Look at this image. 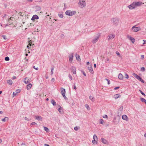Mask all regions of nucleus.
Segmentation results:
<instances>
[{
  "label": "nucleus",
  "instance_id": "obj_2",
  "mask_svg": "<svg viewBox=\"0 0 146 146\" xmlns=\"http://www.w3.org/2000/svg\"><path fill=\"white\" fill-rule=\"evenodd\" d=\"M137 25H135L131 28V31L133 32H137L140 31L141 30V28L139 27H137Z\"/></svg>",
  "mask_w": 146,
  "mask_h": 146
},
{
  "label": "nucleus",
  "instance_id": "obj_40",
  "mask_svg": "<svg viewBox=\"0 0 146 146\" xmlns=\"http://www.w3.org/2000/svg\"><path fill=\"white\" fill-rule=\"evenodd\" d=\"M141 71L144 72L145 70V68L144 67H142L141 68Z\"/></svg>",
  "mask_w": 146,
  "mask_h": 146
},
{
  "label": "nucleus",
  "instance_id": "obj_29",
  "mask_svg": "<svg viewBox=\"0 0 146 146\" xmlns=\"http://www.w3.org/2000/svg\"><path fill=\"white\" fill-rule=\"evenodd\" d=\"M141 101L143 102H144L146 104V100L144 98H141Z\"/></svg>",
  "mask_w": 146,
  "mask_h": 146
},
{
  "label": "nucleus",
  "instance_id": "obj_45",
  "mask_svg": "<svg viewBox=\"0 0 146 146\" xmlns=\"http://www.w3.org/2000/svg\"><path fill=\"white\" fill-rule=\"evenodd\" d=\"M139 91L140 92V93L142 95H143L144 96H145V94L144 93H143V92H142V91L141 90H139Z\"/></svg>",
  "mask_w": 146,
  "mask_h": 146
},
{
  "label": "nucleus",
  "instance_id": "obj_3",
  "mask_svg": "<svg viewBox=\"0 0 146 146\" xmlns=\"http://www.w3.org/2000/svg\"><path fill=\"white\" fill-rule=\"evenodd\" d=\"M76 13V11H74L68 10L65 12V14L67 15L72 16Z\"/></svg>",
  "mask_w": 146,
  "mask_h": 146
},
{
  "label": "nucleus",
  "instance_id": "obj_10",
  "mask_svg": "<svg viewBox=\"0 0 146 146\" xmlns=\"http://www.w3.org/2000/svg\"><path fill=\"white\" fill-rule=\"evenodd\" d=\"M134 3L136 7H137L140 6L144 4V3L140 1L134 2Z\"/></svg>",
  "mask_w": 146,
  "mask_h": 146
},
{
  "label": "nucleus",
  "instance_id": "obj_21",
  "mask_svg": "<svg viewBox=\"0 0 146 146\" xmlns=\"http://www.w3.org/2000/svg\"><path fill=\"white\" fill-rule=\"evenodd\" d=\"M121 97V96L119 94H115L113 96V98L115 99H117Z\"/></svg>",
  "mask_w": 146,
  "mask_h": 146
},
{
  "label": "nucleus",
  "instance_id": "obj_54",
  "mask_svg": "<svg viewBox=\"0 0 146 146\" xmlns=\"http://www.w3.org/2000/svg\"><path fill=\"white\" fill-rule=\"evenodd\" d=\"M119 88V87H115V88H114V89H115V90H116L117 89H118Z\"/></svg>",
  "mask_w": 146,
  "mask_h": 146
},
{
  "label": "nucleus",
  "instance_id": "obj_8",
  "mask_svg": "<svg viewBox=\"0 0 146 146\" xmlns=\"http://www.w3.org/2000/svg\"><path fill=\"white\" fill-rule=\"evenodd\" d=\"M135 77L136 79L139 80L142 82L144 83V80L139 76L137 75L136 74L133 73L132 74Z\"/></svg>",
  "mask_w": 146,
  "mask_h": 146
},
{
  "label": "nucleus",
  "instance_id": "obj_38",
  "mask_svg": "<svg viewBox=\"0 0 146 146\" xmlns=\"http://www.w3.org/2000/svg\"><path fill=\"white\" fill-rule=\"evenodd\" d=\"M5 59L6 61H9V58L7 56L5 58Z\"/></svg>",
  "mask_w": 146,
  "mask_h": 146
},
{
  "label": "nucleus",
  "instance_id": "obj_23",
  "mask_svg": "<svg viewBox=\"0 0 146 146\" xmlns=\"http://www.w3.org/2000/svg\"><path fill=\"white\" fill-rule=\"evenodd\" d=\"M7 83L9 85H11L13 83V81L11 80H9L7 81Z\"/></svg>",
  "mask_w": 146,
  "mask_h": 146
},
{
  "label": "nucleus",
  "instance_id": "obj_62",
  "mask_svg": "<svg viewBox=\"0 0 146 146\" xmlns=\"http://www.w3.org/2000/svg\"><path fill=\"white\" fill-rule=\"evenodd\" d=\"M2 142V140L1 139H0V143Z\"/></svg>",
  "mask_w": 146,
  "mask_h": 146
},
{
  "label": "nucleus",
  "instance_id": "obj_34",
  "mask_svg": "<svg viewBox=\"0 0 146 146\" xmlns=\"http://www.w3.org/2000/svg\"><path fill=\"white\" fill-rule=\"evenodd\" d=\"M44 130L46 132H48L49 131V129H48L45 127H44Z\"/></svg>",
  "mask_w": 146,
  "mask_h": 146
},
{
  "label": "nucleus",
  "instance_id": "obj_22",
  "mask_svg": "<svg viewBox=\"0 0 146 146\" xmlns=\"http://www.w3.org/2000/svg\"><path fill=\"white\" fill-rule=\"evenodd\" d=\"M29 79H28L27 77L25 78L24 82L25 84H28L29 83Z\"/></svg>",
  "mask_w": 146,
  "mask_h": 146
},
{
  "label": "nucleus",
  "instance_id": "obj_42",
  "mask_svg": "<svg viewBox=\"0 0 146 146\" xmlns=\"http://www.w3.org/2000/svg\"><path fill=\"white\" fill-rule=\"evenodd\" d=\"M105 80H106L108 82V84H110V80L108 79H106V78L105 79Z\"/></svg>",
  "mask_w": 146,
  "mask_h": 146
},
{
  "label": "nucleus",
  "instance_id": "obj_16",
  "mask_svg": "<svg viewBox=\"0 0 146 146\" xmlns=\"http://www.w3.org/2000/svg\"><path fill=\"white\" fill-rule=\"evenodd\" d=\"M115 35L113 34H110L108 36V39H111L115 37Z\"/></svg>",
  "mask_w": 146,
  "mask_h": 146
},
{
  "label": "nucleus",
  "instance_id": "obj_5",
  "mask_svg": "<svg viewBox=\"0 0 146 146\" xmlns=\"http://www.w3.org/2000/svg\"><path fill=\"white\" fill-rule=\"evenodd\" d=\"M113 24L115 25H117L119 23V21L118 19L116 18H112L111 20Z\"/></svg>",
  "mask_w": 146,
  "mask_h": 146
},
{
  "label": "nucleus",
  "instance_id": "obj_20",
  "mask_svg": "<svg viewBox=\"0 0 146 146\" xmlns=\"http://www.w3.org/2000/svg\"><path fill=\"white\" fill-rule=\"evenodd\" d=\"M72 72L74 74H76V68L74 66H72Z\"/></svg>",
  "mask_w": 146,
  "mask_h": 146
},
{
  "label": "nucleus",
  "instance_id": "obj_41",
  "mask_svg": "<svg viewBox=\"0 0 146 146\" xmlns=\"http://www.w3.org/2000/svg\"><path fill=\"white\" fill-rule=\"evenodd\" d=\"M58 16L60 18H62L63 17V15L62 14H58Z\"/></svg>",
  "mask_w": 146,
  "mask_h": 146
},
{
  "label": "nucleus",
  "instance_id": "obj_58",
  "mask_svg": "<svg viewBox=\"0 0 146 146\" xmlns=\"http://www.w3.org/2000/svg\"><path fill=\"white\" fill-rule=\"evenodd\" d=\"M144 135L145 137H146V133H145Z\"/></svg>",
  "mask_w": 146,
  "mask_h": 146
},
{
  "label": "nucleus",
  "instance_id": "obj_12",
  "mask_svg": "<svg viewBox=\"0 0 146 146\" xmlns=\"http://www.w3.org/2000/svg\"><path fill=\"white\" fill-rule=\"evenodd\" d=\"M101 140L102 142L104 144H108V141L104 138H101Z\"/></svg>",
  "mask_w": 146,
  "mask_h": 146
},
{
  "label": "nucleus",
  "instance_id": "obj_56",
  "mask_svg": "<svg viewBox=\"0 0 146 146\" xmlns=\"http://www.w3.org/2000/svg\"><path fill=\"white\" fill-rule=\"evenodd\" d=\"M74 88L75 90H76L77 89L75 85H74Z\"/></svg>",
  "mask_w": 146,
  "mask_h": 146
},
{
  "label": "nucleus",
  "instance_id": "obj_7",
  "mask_svg": "<svg viewBox=\"0 0 146 146\" xmlns=\"http://www.w3.org/2000/svg\"><path fill=\"white\" fill-rule=\"evenodd\" d=\"M61 94L62 96L65 100H67V98L66 97L65 94L66 93V91L65 89L63 88H61Z\"/></svg>",
  "mask_w": 146,
  "mask_h": 146
},
{
  "label": "nucleus",
  "instance_id": "obj_48",
  "mask_svg": "<svg viewBox=\"0 0 146 146\" xmlns=\"http://www.w3.org/2000/svg\"><path fill=\"white\" fill-rule=\"evenodd\" d=\"M16 92L18 93H19L20 92V90L19 89L17 90Z\"/></svg>",
  "mask_w": 146,
  "mask_h": 146
},
{
  "label": "nucleus",
  "instance_id": "obj_37",
  "mask_svg": "<svg viewBox=\"0 0 146 146\" xmlns=\"http://www.w3.org/2000/svg\"><path fill=\"white\" fill-rule=\"evenodd\" d=\"M79 129V127H74V129L75 130V131H77Z\"/></svg>",
  "mask_w": 146,
  "mask_h": 146
},
{
  "label": "nucleus",
  "instance_id": "obj_14",
  "mask_svg": "<svg viewBox=\"0 0 146 146\" xmlns=\"http://www.w3.org/2000/svg\"><path fill=\"white\" fill-rule=\"evenodd\" d=\"M88 68L90 72V73L91 74H93L94 73V72L93 71L92 65H90V67H88Z\"/></svg>",
  "mask_w": 146,
  "mask_h": 146
},
{
  "label": "nucleus",
  "instance_id": "obj_44",
  "mask_svg": "<svg viewBox=\"0 0 146 146\" xmlns=\"http://www.w3.org/2000/svg\"><path fill=\"white\" fill-rule=\"evenodd\" d=\"M33 68L34 69L36 70H38V67H36L35 66H33Z\"/></svg>",
  "mask_w": 146,
  "mask_h": 146
},
{
  "label": "nucleus",
  "instance_id": "obj_51",
  "mask_svg": "<svg viewBox=\"0 0 146 146\" xmlns=\"http://www.w3.org/2000/svg\"><path fill=\"white\" fill-rule=\"evenodd\" d=\"M143 41L144 42V43H143V44H144L146 43V40H143Z\"/></svg>",
  "mask_w": 146,
  "mask_h": 146
},
{
  "label": "nucleus",
  "instance_id": "obj_4",
  "mask_svg": "<svg viewBox=\"0 0 146 146\" xmlns=\"http://www.w3.org/2000/svg\"><path fill=\"white\" fill-rule=\"evenodd\" d=\"M101 35V34L100 33H98L96 35V36H95V37L93 38V39L92 42L94 43H96L98 40L99 38L100 37Z\"/></svg>",
  "mask_w": 146,
  "mask_h": 146
},
{
  "label": "nucleus",
  "instance_id": "obj_35",
  "mask_svg": "<svg viewBox=\"0 0 146 146\" xmlns=\"http://www.w3.org/2000/svg\"><path fill=\"white\" fill-rule=\"evenodd\" d=\"M125 78L126 79H128L129 78V76L127 73H125Z\"/></svg>",
  "mask_w": 146,
  "mask_h": 146
},
{
  "label": "nucleus",
  "instance_id": "obj_50",
  "mask_svg": "<svg viewBox=\"0 0 146 146\" xmlns=\"http://www.w3.org/2000/svg\"><path fill=\"white\" fill-rule=\"evenodd\" d=\"M69 78L71 79L72 80V76H71L70 75H69Z\"/></svg>",
  "mask_w": 146,
  "mask_h": 146
},
{
  "label": "nucleus",
  "instance_id": "obj_43",
  "mask_svg": "<svg viewBox=\"0 0 146 146\" xmlns=\"http://www.w3.org/2000/svg\"><path fill=\"white\" fill-rule=\"evenodd\" d=\"M103 117L104 118H108V116L106 115H104L103 116Z\"/></svg>",
  "mask_w": 146,
  "mask_h": 146
},
{
  "label": "nucleus",
  "instance_id": "obj_26",
  "mask_svg": "<svg viewBox=\"0 0 146 146\" xmlns=\"http://www.w3.org/2000/svg\"><path fill=\"white\" fill-rule=\"evenodd\" d=\"M60 108H59L58 109V110L59 112L60 113H62V107L60 106H59Z\"/></svg>",
  "mask_w": 146,
  "mask_h": 146
},
{
  "label": "nucleus",
  "instance_id": "obj_28",
  "mask_svg": "<svg viewBox=\"0 0 146 146\" xmlns=\"http://www.w3.org/2000/svg\"><path fill=\"white\" fill-rule=\"evenodd\" d=\"M89 99L90 100H92V101L93 102L94 101V98L92 96H89Z\"/></svg>",
  "mask_w": 146,
  "mask_h": 146
},
{
  "label": "nucleus",
  "instance_id": "obj_36",
  "mask_svg": "<svg viewBox=\"0 0 146 146\" xmlns=\"http://www.w3.org/2000/svg\"><path fill=\"white\" fill-rule=\"evenodd\" d=\"M100 123L102 124H103L104 123V121L102 119H100Z\"/></svg>",
  "mask_w": 146,
  "mask_h": 146
},
{
  "label": "nucleus",
  "instance_id": "obj_19",
  "mask_svg": "<svg viewBox=\"0 0 146 146\" xmlns=\"http://www.w3.org/2000/svg\"><path fill=\"white\" fill-rule=\"evenodd\" d=\"M118 78L120 80H122L123 78V75L121 73H119V74Z\"/></svg>",
  "mask_w": 146,
  "mask_h": 146
},
{
  "label": "nucleus",
  "instance_id": "obj_6",
  "mask_svg": "<svg viewBox=\"0 0 146 146\" xmlns=\"http://www.w3.org/2000/svg\"><path fill=\"white\" fill-rule=\"evenodd\" d=\"M98 137L96 134L93 135V139L92 140V143L94 144H97L98 143Z\"/></svg>",
  "mask_w": 146,
  "mask_h": 146
},
{
  "label": "nucleus",
  "instance_id": "obj_13",
  "mask_svg": "<svg viewBox=\"0 0 146 146\" xmlns=\"http://www.w3.org/2000/svg\"><path fill=\"white\" fill-rule=\"evenodd\" d=\"M122 119L126 121H127L128 120V118L127 115H123L122 116Z\"/></svg>",
  "mask_w": 146,
  "mask_h": 146
},
{
  "label": "nucleus",
  "instance_id": "obj_17",
  "mask_svg": "<svg viewBox=\"0 0 146 146\" xmlns=\"http://www.w3.org/2000/svg\"><path fill=\"white\" fill-rule=\"evenodd\" d=\"M39 19V17L36 15H34L31 18L32 20H34L36 19Z\"/></svg>",
  "mask_w": 146,
  "mask_h": 146
},
{
  "label": "nucleus",
  "instance_id": "obj_53",
  "mask_svg": "<svg viewBox=\"0 0 146 146\" xmlns=\"http://www.w3.org/2000/svg\"><path fill=\"white\" fill-rule=\"evenodd\" d=\"M82 73H83V74L85 76H86V74H85V73L84 72H82Z\"/></svg>",
  "mask_w": 146,
  "mask_h": 146
},
{
  "label": "nucleus",
  "instance_id": "obj_61",
  "mask_svg": "<svg viewBox=\"0 0 146 146\" xmlns=\"http://www.w3.org/2000/svg\"><path fill=\"white\" fill-rule=\"evenodd\" d=\"M96 64H94V67L95 68H96Z\"/></svg>",
  "mask_w": 146,
  "mask_h": 146
},
{
  "label": "nucleus",
  "instance_id": "obj_59",
  "mask_svg": "<svg viewBox=\"0 0 146 146\" xmlns=\"http://www.w3.org/2000/svg\"><path fill=\"white\" fill-rule=\"evenodd\" d=\"M89 64H90V63L89 62H88L86 63V64L87 65H89Z\"/></svg>",
  "mask_w": 146,
  "mask_h": 146
},
{
  "label": "nucleus",
  "instance_id": "obj_46",
  "mask_svg": "<svg viewBox=\"0 0 146 146\" xmlns=\"http://www.w3.org/2000/svg\"><path fill=\"white\" fill-rule=\"evenodd\" d=\"M144 56L143 55H142L141 56V58L142 59H143L144 58Z\"/></svg>",
  "mask_w": 146,
  "mask_h": 146
},
{
  "label": "nucleus",
  "instance_id": "obj_18",
  "mask_svg": "<svg viewBox=\"0 0 146 146\" xmlns=\"http://www.w3.org/2000/svg\"><path fill=\"white\" fill-rule=\"evenodd\" d=\"M69 60L70 62H72L73 59V54H72L71 55L69 56Z\"/></svg>",
  "mask_w": 146,
  "mask_h": 146
},
{
  "label": "nucleus",
  "instance_id": "obj_27",
  "mask_svg": "<svg viewBox=\"0 0 146 146\" xmlns=\"http://www.w3.org/2000/svg\"><path fill=\"white\" fill-rule=\"evenodd\" d=\"M8 120V117H5L4 118L2 119V121H3L5 122V121H6Z\"/></svg>",
  "mask_w": 146,
  "mask_h": 146
},
{
  "label": "nucleus",
  "instance_id": "obj_63",
  "mask_svg": "<svg viewBox=\"0 0 146 146\" xmlns=\"http://www.w3.org/2000/svg\"><path fill=\"white\" fill-rule=\"evenodd\" d=\"M3 112L2 111H0V114L3 113Z\"/></svg>",
  "mask_w": 146,
  "mask_h": 146
},
{
  "label": "nucleus",
  "instance_id": "obj_64",
  "mask_svg": "<svg viewBox=\"0 0 146 146\" xmlns=\"http://www.w3.org/2000/svg\"><path fill=\"white\" fill-rule=\"evenodd\" d=\"M27 47L28 48H29L30 47H29V45H28L27 46Z\"/></svg>",
  "mask_w": 146,
  "mask_h": 146
},
{
  "label": "nucleus",
  "instance_id": "obj_39",
  "mask_svg": "<svg viewBox=\"0 0 146 146\" xmlns=\"http://www.w3.org/2000/svg\"><path fill=\"white\" fill-rule=\"evenodd\" d=\"M37 125V124L35 122H32L31 123V125Z\"/></svg>",
  "mask_w": 146,
  "mask_h": 146
},
{
  "label": "nucleus",
  "instance_id": "obj_15",
  "mask_svg": "<svg viewBox=\"0 0 146 146\" xmlns=\"http://www.w3.org/2000/svg\"><path fill=\"white\" fill-rule=\"evenodd\" d=\"M35 117V119L38 121H42V120L43 118L41 116H36Z\"/></svg>",
  "mask_w": 146,
  "mask_h": 146
},
{
  "label": "nucleus",
  "instance_id": "obj_55",
  "mask_svg": "<svg viewBox=\"0 0 146 146\" xmlns=\"http://www.w3.org/2000/svg\"><path fill=\"white\" fill-rule=\"evenodd\" d=\"M51 81L54 82V78H52L51 79Z\"/></svg>",
  "mask_w": 146,
  "mask_h": 146
},
{
  "label": "nucleus",
  "instance_id": "obj_24",
  "mask_svg": "<svg viewBox=\"0 0 146 146\" xmlns=\"http://www.w3.org/2000/svg\"><path fill=\"white\" fill-rule=\"evenodd\" d=\"M32 87V84L30 83L28 84L27 87V89L28 90H30Z\"/></svg>",
  "mask_w": 146,
  "mask_h": 146
},
{
  "label": "nucleus",
  "instance_id": "obj_32",
  "mask_svg": "<svg viewBox=\"0 0 146 146\" xmlns=\"http://www.w3.org/2000/svg\"><path fill=\"white\" fill-rule=\"evenodd\" d=\"M50 73L51 75H52L54 73V68H52L51 69L50 71Z\"/></svg>",
  "mask_w": 146,
  "mask_h": 146
},
{
  "label": "nucleus",
  "instance_id": "obj_60",
  "mask_svg": "<svg viewBox=\"0 0 146 146\" xmlns=\"http://www.w3.org/2000/svg\"><path fill=\"white\" fill-rule=\"evenodd\" d=\"M13 79H15L16 78V77L15 76H13Z\"/></svg>",
  "mask_w": 146,
  "mask_h": 146
},
{
  "label": "nucleus",
  "instance_id": "obj_25",
  "mask_svg": "<svg viewBox=\"0 0 146 146\" xmlns=\"http://www.w3.org/2000/svg\"><path fill=\"white\" fill-rule=\"evenodd\" d=\"M51 103L54 106H55L56 105V102L53 99L51 101Z\"/></svg>",
  "mask_w": 146,
  "mask_h": 146
},
{
  "label": "nucleus",
  "instance_id": "obj_57",
  "mask_svg": "<svg viewBox=\"0 0 146 146\" xmlns=\"http://www.w3.org/2000/svg\"><path fill=\"white\" fill-rule=\"evenodd\" d=\"M44 145L45 146H49V145H48L46 144H44Z\"/></svg>",
  "mask_w": 146,
  "mask_h": 146
},
{
  "label": "nucleus",
  "instance_id": "obj_30",
  "mask_svg": "<svg viewBox=\"0 0 146 146\" xmlns=\"http://www.w3.org/2000/svg\"><path fill=\"white\" fill-rule=\"evenodd\" d=\"M76 59L78 61H80V56L79 55H78L77 56H76Z\"/></svg>",
  "mask_w": 146,
  "mask_h": 146
},
{
  "label": "nucleus",
  "instance_id": "obj_52",
  "mask_svg": "<svg viewBox=\"0 0 146 146\" xmlns=\"http://www.w3.org/2000/svg\"><path fill=\"white\" fill-rule=\"evenodd\" d=\"M25 119L26 120H28V121H29V119L28 118H27L26 117L25 118Z\"/></svg>",
  "mask_w": 146,
  "mask_h": 146
},
{
  "label": "nucleus",
  "instance_id": "obj_47",
  "mask_svg": "<svg viewBox=\"0 0 146 146\" xmlns=\"http://www.w3.org/2000/svg\"><path fill=\"white\" fill-rule=\"evenodd\" d=\"M31 40H30L29 41V45L30 46H31V44L32 43V42H31Z\"/></svg>",
  "mask_w": 146,
  "mask_h": 146
},
{
  "label": "nucleus",
  "instance_id": "obj_31",
  "mask_svg": "<svg viewBox=\"0 0 146 146\" xmlns=\"http://www.w3.org/2000/svg\"><path fill=\"white\" fill-rule=\"evenodd\" d=\"M85 107L87 109V110H90V107L87 104H86L85 105Z\"/></svg>",
  "mask_w": 146,
  "mask_h": 146
},
{
  "label": "nucleus",
  "instance_id": "obj_9",
  "mask_svg": "<svg viewBox=\"0 0 146 146\" xmlns=\"http://www.w3.org/2000/svg\"><path fill=\"white\" fill-rule=\"evenodd\" d=\"M127 7L130 10H132L136 8L134 2H133L131 4L128 6Z\"/></svg>",
  "mask_w": 146,
  "mask_h": 146
},
{
  "label": "nucleus",
  "instance_id": "obj_11",
  "mask_svg": "<svg viewBox=\"0 0 146 146\" xmlns=\"http://www.w3.org/2000/svg\"><path fill=\"white\" fill-rule=\"evenodd\" d=\"M127 38L130 40L133 43H134L135 42V39L132 37L131 36L128 35L127 36Z\"/></svg>",
  "mask_w": 146,
  "mask_h": 146
},
{
  "label": "nucleus",
  "instance_id": "obj_49",
  "mask_svg": "<svg viewBox=\"0 0 146 146\" xmlns=\"http://www.w3.org/2000/svg\"><path fill=\"white\" fill-rule=\"evenodd\" d=\"M17 92H13V96H15L17 94Z\"/></svg>",
  "mask_w": 146,
  "mask_h": 146
},
{
  "label": "nucleus",
  "instance_id": "obj_1",
  "mask_svg": "<svg viewBox=\"0 0 146 146\" xmlns=\"http://www.w3.org/2000/svg\"><path fill=\"white\" fill-rule=\"evenodd\" d=\"M79 6L81 8H83L86 6L85 0H79L78 2Z\"/></svg>",
  "mask_w": 146,
  "mask_h": 146
},
{
  "label": "nucleus",
  "instance_id": "obj_33",
  "mask_svg": "<svg viewBox=\"0 0 146 146\" xmlns=\"http://www.w3.org/2000/svg\"><path fill=\"white\" fill-rule=\"evenodd\" d=\"M116 54L118 55L119 57H121V55L120 53L118 51H116L115 52Z\"/></svg>",
  "mask_w": 146,
  "mask_h": 146
}]
</instances>
